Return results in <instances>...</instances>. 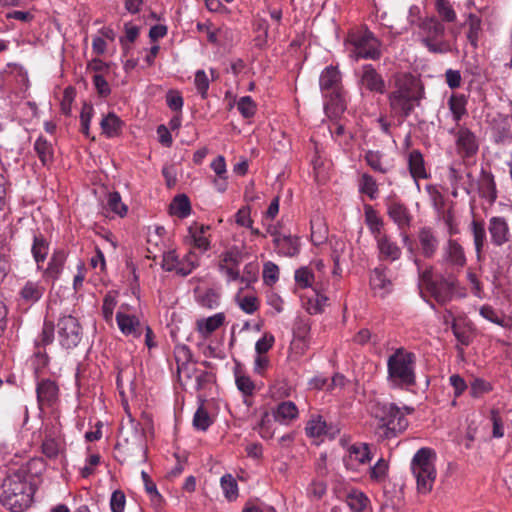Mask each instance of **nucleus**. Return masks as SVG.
Segmentation results:
<instances>
[{"label": "nucleus", "instance_id": "nucleus-1", "mask_svg": "<svg viewBox=\"0 0 512 512\" xmlns=\"http://www.w3.org/2000/svg\"><path fill=\"white\" fill-rule=\"evenodd\" d=\"M43 462L41 459L34 458L22 465L16 471L7 474L1 482L0 487V504L11 512H23L30 507L35 488L28 480V474L32 470L42 468Z\"/></svg>", "mask_w": 512, "mask_h": 512}, {"label": "nucleus", "instance_id": "nucleus-2", "mask_svg": "<svg viewBox=\"0 0 512 512\" xmlns=\"http://www.w3.org/2000/svg\"><path fill=\"white\" fill-rule=\"evenodd\" d=\"M394 84L395 89L388 95L389 106L396 116L405 119L419 105L422 90L417 79L409 73L397 75Z\"/></svg>", "mask_w": 512, "mask_h": 512}, {"label": "nucleus", "instance_id": "nucleus-3", "mask_svg": "<svg viewBox=\"0 0 512 512\" xmlns=\"http://www.w3.org/2000/svg\"><path fill=\"white\" fill-rule=\"evenodd\" d=\"M370 411L378 422L375 434L379 441L396 438L408 427V420L394 403L375 402Z\"/></svg>", "mask_w": 512, "mask_h": 512}, {"label": "nucleus", "instance_id": "nucleus-4", "mask_svg": "<svg viewBox=\"0 0 512 512\" xmlns=\"http://www.w3.org/2000/svg\"><path fill=\"white\" fill-rule=\"evenodd\" d=\"M415 355L411 352H405L399 348L394 354L389 356L387 361L388 381L399 388H408L416 384L414 372Z\"/></svg>", "mask_w": 512, "mask_h": 512}, {"label": "nucleus", "instance_id": "nucleus-5", "mask_svg": "<svg viewBox=\"0 0 512 512\" xmlns=\"http://www.w3.org/2000/svg\"><path fill=\"white\" fill-rule=\"evenodd\" d=\"M435 454L430 448L419 449L412 458L411 469L417 481V490L429 493L436 479Z\"/></svg>", "mask_w": 512, "mask_h": 512}, {"label": "nucleus", "instance_id": "nucleus-6", "mask_svg": "<svg viewBox=\"0 0 512 512\" xmlns=\"http://www.w3.org/2000/svg\"><path fill=\"white\" fill-rule=\"evenodd\" d=\"M419 29L422 34L421 42L431 53L445 54L453 51L451 42L444 39L445 24L435 16L422 19Z\"/></svg>", "mask_w": 512, "mask_h": 512}, {"label": "nucleus", "instance_id": "nucleus-7", "mask_svg": "<svg viewBox=\"0 0 512 512\" xmlns=\"http://www.w3.org/2000/svg\"><path fill=\"white\" fill-rule=\"evenodd\" d=\"M350 44L353 47L351 56L356 60L360 58L377 60L381 57V42L369 30L354 35Z\"/></svg>", "mask_w": 512, "mask_h": 512}, {"label": "nucleus", "instance_id": "nucleus-8", "mask_svg": "<svg viewBox=\"0 0 512 512\" xmlns=\"http://www.w3.org/2000/svg\"><path fill=\"white\" fill-rule=\"evenodd\" d=\"M115 449L119 451L123 450V452H129L135 449L145 452L144 430L141 428V425L130 421L127 426H122Z\"/></svg>", "mask_w": 512, "mask_h": 512}, {"label": "nucleus", "instance_id": "nucleus-9", "mask_svg": "<svg viewBox=\"0 0 512 512\" xmlns=\"http://www.w3.org/2000/svg\"><path fill=\"white\" fill-rule=\"evenodd\" d=\"M57 334L61 346L66 349H71L80 343L82 339V328L75 317L67 315L58 320Z\"/></svg>", "mask_w": 512, "mask_h": 512}, {"label": "nucleus", "instance_id": "nucleus-10", "mask_svg": "<svg viewBox=\"0 0 512 512\" xmlns=\"http://www.w3.org/2000/svg\"><path fill=\"white\" fill-rule=\"evenodd\" d=\"M319 84L326 97H330L333 102H340L341 74L337 67H326L320 75Z\"/></svg>", "mask_w": 512, "mask_h": 512}, {"label": "nucleus", "instance_id": "nucleus-11", "mask_svg": "<svg viewBox=\"0 0 512 512\" xmlns=\"http://www.w3.org/2000/svg\"><path fill=\"white\" fill-rule=\"evenodd\" d=\"M487 229L494 247H503L511 238L509 223L503 216L491 217Z\"/></svg>", "mask_w": 512, "mask_h": 512}, {"label": "nucleus", "instance_id": "nucleus-12", "mask_svg": "<svg viewBox=\"0 0 512 512\" xmlns=\"http://www.w3.org/2000/svg\"><path fill=\"white\" fill-rule=\"evenodd\" d=\"M359 85L371 93L384 94L386 92L384 78L371 64L362 67Z\"/></svg>", "mask_w": 512, "mask_h": 512}, {"label": "nucleus", "instance_id": "nucleus-13", "mask_svg": "<svg viewBox=\"0 0 512 512\" xmlns=\"http://www.w3.org/2000/svg\"><path fill=\"white\" fill-rule=\"evenodd\" d=\"M456 286L455 276H440L428 291L439 304L444 305L452 299Z\"/></svg>", "mask_w": 512, "mask_h": 512}, {"label": "nucleus", "instance_id": "nucleus-14", "mask_svg": "<svg viewBox=\"0 0 512 512\" xmlns=\"http://www.w3.org/2000/svg\"><path fill=\"white\" fill-rule=\"evenodd\" d=\"M442 261L458 269L466 265L467 259L464 248L456 239L450 237L446 241L442 251Z\"/></svg>", "mask_w": 512, "mask_h": 512}, {"label": "nucleus", "instance_id": "nucleus-15", "mask_svg": "<svg viewBox=\"0 0 512 512\" xmlns=\"http://www.w3.org/2000/svg\"><path fill=\"white\" fill-rule=\"evenodd\" d=\"M456 149L464 159L475 156L479 149L475 134L468 128H460L456 134Z\"/></svg>", "mask_w": 512, "mask_h": 512}, {"label": "nucleus", "instance_id": "nucleus-16", "mask_svg": "<svg viewBox=\"0 0 512 512\" xmlns=\"http://www.w3.org/2000/svg\"><path fill=\"white\" fill-rule=\"evenodd\" d=\"M36 393L40 409L43 407H52L59 399L58 385L51 379L40 380L37 383Z\"/></svg>", "mask_w": 512, "mask_h": 512}, {"label": "nucleus", "instance_id": "nucleus-17", "mask_svg": "<svg viewBox=\"0 0 512 512\" xmlns=\"http://www.w3.org/2000/svg\"><path fill=\"white\" fill-rule=\"evenodd\" d=\"M417 239L420 254L426 259L433 258L439 247V239L433 228L421 227L417 233Z\"/></svg>", "mask_w": 512, "mask_h": 512}, {"label": "nucleus", "instance_id": "nucleus-18", "mask_svg": "<svg viewBox=\"0 0 512 512\" xmlns=\"http://www.w3.org/2000/svg\"><path fill=\"white\" fill-rule=\"evenodd\" d=\"M487 227L483 220L473 219L469 225V231L473 238L475 255L478 262L484 259V247L487 243Z\"/></svg>", "mask_w": 512, "mask_h": 512}, {"label": "nucleus", "instance_id": "nucleus-19", "mask_svg": "<svg viewBox=\"0 0 512 512\" xmlns=\"http://www.w3.org/2000/svg\"><path fill=\"white\" fill-rule=\"evenodd\" d=\"M370 460L369 447L364 443L351 445L348 455L343 458L344 465L349 470H357L360 465L366 464Z\"/></svg>", "mask_w": 512, "mask_h": 512}, {"label": "nucleus", "instance_id": "nucleus-20", "mask_svg": "<svg viewBox=\"0 0 512 512\" xmlns=\"http://www.w3.org/2000/svg\"><path fill=\"white\" fill-rule=\"evenodd\" d=\"M387 214L398 226L400 231H404L410 228L412 215L404 204L400 202H390L387 206Z\"/></svg>", "mask_w": 512, "mask_h": 512}, {"label": "nucleus", "instance_id": "nucleus-21", "mask_svg": "<svg viewBox=\"0 0 512 512\" xmlns=\"http://www.w3.org/2000/svg\"><path fill=\"white\" fill-rule=\"evenodd\" d=\"M116 321L121 332L133 338H139L144 332V325L135 315L118 312Z\"/></svg>", "mask_w": 512, "mask_h": 512}, {"label": "nucleus", "instance_id": "nucleus-22", "mask_svg": "<svg viewBox=\"0 0 512 512\" xmlns=\"http://www.w3.org/2000/svg\"><path fill=\"white\" fill-rule=\"evenodd\" d=\"M408 168L412 178L415 181L416 187L419 190L420 184L419 179H428L430 174L427 172L425 167V161L423 154L420 150H412L408 155Z\"/></svg>", "mask_w": 512, "mask_h": 512}, {"label": "nucleus", "instance_id": "nucleus-23", "mask_svg": "<svg viewBox=\"0 0 512 512\" xmlns=\"http://www.w3.org/2000/svg\"><path fill=\"white\" fill-rule=\"evenodd\" d=\"M306 434L309 437H320L322 435H328L330 438H334L339 430L336 427L329 426L321 416L310 419L305 427Z\"/></svg>", "mask_w": 512, "mask_h": 512}, {"label": "nucleus", "instance_id": "nucleus-24", "mask_svg": "<svg viewBox=\"0 0 512 512\" xmlns=\"http://www.w3.org/2000/svg\"><path fill=\"white\" fill-rule=\"evenodd\" d=\"M478 190L480 196L486 198L490 203L497 199V189L494 176L490 171L481 170L478 180Z\"/></svg>", "mask_w": 512, "mask_h": 512}, {"label": "nucleus", "instance_id": "nucleus-25", "mask_svg": "<svg viewBox=\"0 0 512 512\" xmlns=\"http://www.w3.org/2000/svg\"><path fill=\"white\" fill-rule=\"evenodd\" d=\"M377 248L379 250L380 256L385 260L396 261L401 257V249L397 245L396 242L392 241V239L388 235H383L376 239Z\"/></svg>", "mask_w": 512, "mask_h": 512}, {"label": "nucleus", "instance_id": "nucleus-26", "mask_svg": "<svg viewBox=\"0 0 512 512\" xmlns=\"http://www.w3.org/2000/svg\"><path fill=\"white\" fill-rule=\"evenodd\" d=\"M273 243L278 253L283 256L293 257L299 253L300 242L297 237L291 235L277 236L273 239Z\"/></svg>", "mask_w": 512, "mask_h": 512}, {"label": "nucleus", "instance_id": "nucleus-27", "mask_svg": "<svg viewBox=\"0 0 512 512\" xmlns=\"http://www.w3.org/2000/svg\"><path fill=\"white\" fill-rule=\"evenodd\" d=\"M66 261V254L63 250L53 252L47 268L43 271V277L55 281L59 278Z\"/></svg>", "mask_w": 512, "mask_h": 512}, {"label": "nucleus", "instance_id": "nucleus-28", "mask_svg": "<svg viewBox=\"0 0 512 512\" xmlns=\"http://www.w3.org/2000/svg\"><path fill=\"white\" fill-rule=\"evenodd\" d=\"M45 292V288L38 282L27 281L21 288L19 295L21 300L31 306L38 302Z\"/></svg>", "mask_w": 512, "mask_h": 512}, {"label": "nucleus", "instance_id": "nucleus-29", "mask_svg": "<svg viewBox=\"0 0 512 512\" xmlns=\"http://www.w3.org/2000/svg\"><path fill=\"white\" fill-rule=\"evenodd\" d=\"M465 25L468 26L466 38L473 48L478 47V41L482 32V20L474 13H469Z\"/></svg>", "mask_w": 512, "mask_h": 512}, {"label": "nucleus", "instance_id": "nucleus-30", "mask_svg": "<svg viewBox=\"0 0 512 512\" xmlns=\"http://www.w3.org/2000/svg\"><path fill=\"white\" fill-rule=\"evenodd\" d=\"M298 416V408L292 401H284L278 404L273 417L276 421L284 424L290 423Z\"/></svg>", "mask_w": 512, "mask_h": 512}, {"label": "nucleus", "instance_id": "nucleus-31", "mask_svg": "<svg viewBox=\"0 0 512 512\" xmlns=\"http://www.w3.org/2000/svg\"><path fill=\"white\" fill-rule=\"evenodd\" d=\"M370 285L373 290L379 291L381 297H384L392 290V282L387 278L384 270L375 268L370 277Z\"/></svg>", "mask_w": 512, "mask_h": 512}, {"label": "nucleus", "instance_id": "nucleus-32", "mask_svg": "<svg viewBox=\"0 0 512 512\" xmlns=\"http://www.w3.org/2000/svg\"><path fill=\"white\" fill-rule=\"evenodd\" d=\"M100 126L107 137L113 138L120 135L123 121L115 113L110 112L101 120Z\"/></svg>", "mask_w": 512, "mask_h": 512}, {"label": "nucleus", "instance_id": "nucleus-33", "mask_svg": "<svg viewBox=\"0 0 512 512\" xmlns=\"http://www.w3.org/2000/svg\"><path fill=\"white\" fill-rule=\"evenodd\" d=\"M31 252L38 269H41V264L45 261L49 252V242L42 234L34 235Z\"/></svg>", "mask_w": 512, "mask_h": 512}, {"label": "nucleus", "instance_id": "nucleus-34", "mask_svg": "<svg viewBox=\"0 0 512 512\" xmlns=\"http://www.w3.org/2000/svg\"><path fill=\"white\" fill-rule=\"evenodd\" d=\"M365 222L370 232L373 234L375 240L384 235L381 232L384 226V222L371 205L365 206Z\"/></svg>", "mask_w": 512, "mask_h": 512}, {"label": "nucleus", "instance_id": "nucleus-35", "mask_svg": "<svg viewBox=\"0 0 512 512\" xmlns=\"http://www.w3.org/2000/svg\"><path fill=\"white\" fill-rule=\"evenodd\" d=\"M435 10L437 17L443 24L455 23L457 20V13L449 0H436Z\"/></svg>", "mask_w": 512, "mask_h": 512}, {"label": "nucleus", "instance_id": "nucleus-36", "mask_svg": "<svg viewBox=\"0 0 512 512\" xmlns=\"http://www.w3.org/2000/svg\"><path fill=\"white\" fill-rule=\"evenodd\" d=\"M225 320V316L223 313H217L211 317L206 319H201L197 321V329L204 336L207 337L215 330H217Z\"/></svg>", "mask_w": 512, "mask_h": 512}, {"label": "nucleus", "instance_id": "nucleus-37", "mask_svg": "<svg viewBox=\"0 0 512 512\" xmlns=\"http://www.w3.org/2000/svg\"><path fill=\"white\" fill-rule=\"evenodd\" d=\"M467 100L463 94H452L448 100V106L455 121H459L467 113Z\"/></svg>", "mask_w": 512, "mask_h": 512}, {"label": "nucleus", "instance_id": "nucleus-38", "mask_svg": "<svg viewBox=\"0 0 512 512\" xmlns=\"http://www.w3.org/2000/svg\"><path fill=\"white\" fill-rule=\"evenodd\" d=\"M346 503L352 511L362 512L369 503L368 497L359 490H352L346 496Z\"/></svg>", "mask_w": 512, "mask_h": 512}, {"label": "nucleus", "instance_id": "nucleus-39", "mask_svg": "<svg viewBox=\"0 0 512 512\" xmlns=\"http://www.w3.org/2000/svg\"><path fill=\"white\" fill-rule=\"evenodd\" d=\"M170 210L180 218L187 217L191 212L189 198L185 194L177 195L170 204Z\"/></svg>", "mask_w": 512, "mask_h": 512}, {"label": "nucleus", "instance_id": "nucleus-40", "mask_svg": "<svg viewBox=\"0 0 512 512\" xmlns=\"http://www.w3.org/2000/svg\"><path fill=\"white\" fill-rule=\"evenodd\" d=\"M34 149L43 165H48L53 160L52 145L43 137H39L34 144Z\"/></svg>", "mask_w": 512, "mask_h": 512}, {"label": "nucleus", "instance_id": "nucleus-41", "mask_svg": "<svg viewBox=\"0 0 512 512\" xmlns=\"http://www.w3.org/2000/svg\"><path fill=\"white\" fill-rule=\"evenodd\" d=\"M359 192L367 195L371 200L378 194V185L376 180L368 173H363L359 180Z\"/></svg>", "mask_w": 512, "mask_h": 512}, {"label": "nucleus", "instance_id": "nucleus-42", "mask_svg": "<svg viewBox=\"0 0 512 512\" xmlns=\"http://www.w3.org/2000/svg\"><path fill=\"white\" fill-rule=\"evenodd\" d=\"M221 488L227 500L234 501L238 497V484L231 474H225L220 480Z\"/></svg>", "mask_w": 512, "mask_h": 512}, {"label": "nucleus", "instance_id": "nucleus-43", "mask_svg": "<svg viewBox=\"0 0 512 512\" xmlns=\"http://www.w3.org/2000/svg\"><path fill=\"white\" fill-rule=\"evenodd\" d=\"M365 161L375 172L385 174L389 171V168L383 163V155L379 151L368 150L365 153Z\"/></svg>", "mask_w": 512, "mask_h": 512}, {"label": "nucleus", "instance_id": "nucleus-44", "mask_svg": "<svg viewBox=\"0 0 512 512\" xmlns=\"http://www.w3.org/2000/svg\"><path fill=\"white\" fill-rule=\"evenodd\" d=\"M211 424L212 420L208 411L201 405L194 414L193 426L197 430L206 431Z\"/></svg>", "mask_w": 512, "mask_h": 512}, {"label": "nucleus", "instance_id": "nucleus-45", "mask_svg": "<svg viewBox=\"0 0 512 512\" xmlns=\"http://www.w3.org/2000/svg\"><path fill=\"white\" fill-rule=\"evenodd\" d=\"M480 315L486 320L495 323L501 327H507L508 324L505 321L504 317L499 315L497 311L490 305H483L479 309Z\"/></svg>", "mask_w": 512, "mask_h": 512}, {"label": "nucleus", "instance_id": "nucleus-46", "mask_svg": "<svg viewBox=\"0 0 512 512\" xmlns=\"http://www.w3.org/2000/svg\"><path fill=\"white\" fill-rule=\"evenodd\" d=\"M278 277H279L278 266L271 261L266 262L263 267L264 283L268 286H272L273 284H275L277 282Z\"/></svg>", "mask_w": 512, "mask_h": 512}, {"label": "nucleus", "instance_id": "nucleus-47", "mask_svg": "<svg viewBox=\"0 0 512 512\" xmlns=\"http://www.w3.org/2000/svg\"><path fill=\"white\" fill-rule=\"evenodd\" d=\"M237 108L245 118L252 117L256 112V104L250 96L241 97L237 103Z\"/></svg>", "mask_w": 512, "mask_h": 512}, {"label": "nucleus", "instance_id": "nucleus-48", "mask_svg": "<svg viewBox=\"0 0 512 512\" xmlns=\"http://www.w3.org/2000/svg\"><path fill=\"white\" fill-rule=\"evenodd\" d=\"M491 390V384L480 378L474 379L470 384V394L474 398H478Z\"/></svg>", "mask_w": 512, "mask_h": 512}, {"label": "nucleus", "instance_id": "nucleus-49", "mask_svg": "<svg viewBox=\"0 0 512 512\" xmlns=\"http://www.w3.org/2000/svg\"><path fill=\"white\" fill-rule=\"evenodd\" d=\"M192 356L191 350L186 345H177L174 349V357L177 367L190 363L192 361Z\"/></svg>", "mask_w": 512, "mask_h": 512}, {"label": "nucleus", "instance_id": "nucleus-50", "mask_svg": "<svg viewBox=\"0 0 512 512\" xmlns=\"http://www.w3.org/2000/svg\"><path fill=\"white\" fill-rule=\"evenodd\" d=\"M108 206L114 213L124 216L127 212V207L121 201V196L118 192H112L108 195Z\"/></svg>", "mask_w": 512, "mask_h": 512}, {"label": "nucleus", "instance_id": "nucleus-51", "mask_svg": "<svg viewBox=\"0 0 512 512\" xmlns=\"http://www.w3.org/2000/svg\"><path fill=\"white\" fill-rule=\"evenodd\" d=\"M314 274L307 267H301L295 271V281L301 288L311 286Z\"/></svg>", "mask_w": 512, "mask_h": 512}, {"label": "nucleus", "instance_id": "nucleus-52", "mask_svg": "<svg viewBox=\"0 0 512 512\" xmlns=\"http://www.w3.org/2000/svg\"><path fill=\"white\" fill-rule=\"evenodd\" d=\"M443 221L447 227V232L450 237L459 233L458 223L456 221L455 213L452 207L447 209L443 215Z\"/></svg>", "mask_w": 512, "mask_h": 512}, {"label": "nucleus", "instance_id": "nucleus-53", "mask_svg": "<svg viewBox=\"0 0 512 512\" xmlns=\"http://www.w3.org/2000/svg\"><path fill=\"white\" fill-rule=\"evenodd\" d=\"M194 83L197 91L201 94V97L206 98L207 91L209 89V79L204 70H198L195 73Z\"/></svg>", "mask_w": 512, "mask_h": 512}, {"label": "nucleus", "instance_id": "nucleus-54", "mask_svg": "<svg viewBox=\"0 0 512 512\" xmlns=\"http://www.w3.org/2000/svg\"><path fill=\"white\" fill-rule=\"evenodd\" d=\"M178 265H180V260L174 250L165 252L163 254V259L161 266L164 270L171 272L176 271Z\"/></svg>", "mask_w": 512, "mask_h": 512}, {"label": "nucleus", "instance_id": "nucleus-55", "mask_svg": "<svg viewBox=\"0 0 512 512\" xmlns=\"http://www.w3.org/2000/svg\"><path fill=\"white\" fill-rule=\"evenodd\" d=\"M54 339V324L51 321H44L40 340L38 345L46 346L53 342Z\"/></svg>", "mask_w": 512, "mask_h": 512}, {"label": "nucleus", "instance_id": "nucleus-56", "mask_svg": "<svg viewBox=\"0 0 512 512\" xmlns=\"http://www.w3.org/2000/svg\"><path fill=\"white\" fill-rule=\"evenodd\" d=\"M275 338L270 333H265L255 344V350L258 355L267 353L273 346Z\"/></svg>", "mask_w": 512, "mask_h": 512}, {"label": "nucleus", "instance_id": "nucleus-57", "mask_svg": "<svg viewBox=\"0 0 512 512\" xmlns=\"http://www.w3.org/2000/svg\"><path fill=\"white\" fill-rule=\"evenodd\" d=\"M388 470V464L384 459H379L370 469V477L373 480L381 481L385 478Z\"/></svg>", "mask_w": 512, "mask_h": 512}, {"label": "nucleus", "instance_id": "nucleus-58", "mask_svg": "<svg viewBox=\"0 0 512 512\" xmlns=\"http://www.w3.org/2000/svg\"><path fill=\"white\" fill-rule=\"evenodd\" d=\"M125 494L121 490H115L110 499V507L112 512H123L125 508Z\"/></svg>", "mask_w": 512, "mask_h": 512}, {"label": "nucleus", "instance_id": "nucleus-59", "mask_svg": "<svg viewBox=\"0 0 512 512\" xmlns=\"http://www.w3.org/2000/svg\"><path fill=\"white\" fill-rule=\"evenodd\" d=\"M75 90L72 87H67L64 90L63 99L61 101V112L69 116L71 114L72 102L74 100Z\"/></svg>", "mask_w": 512, "mask_h": 512}, {"label": "nucleus", "instance_id": "nucleus-60", "mask_svg": "<svg viewBox=\"0 0 512 512\" xmlns=\"http://www.w3.org/2000/svg\"><path fill=\"white\" fill-rule=\"evenodd\" d=\"M238 302L240 308L247 314L254 313L259 307L257 297L252 295L244 296L243 298H240Z\"/></svg>", "mask_w": 512, "mask_h": 512}, {"label": "nucleus", "instance_id": "nucleus-61", "mask_svg": "<svg viewBox=\"0 0 512 512\" xmlns=\"http://www.w3.org/2000/svg\"><path fill=\"white\" fill-rule=\"evenodd\" d=\"M167 106L173 111H181L183 98L178 91L170 90L166 95Z\"/></svg>", "mask_w": 512, "mask_h": 512}, {"label": "nucleus", "instance_id": "nucleus-62", "mask_svg": "<svg viewBox=\"0 0 512 512\" xmlns=\"http://www.w3.org/2000/svg\"><path fill=\"white\" fill-rule=\"evenodd\" d=\"M451 330L460 344L468 346L471 343V333L458 326L455 322L452 323Z\"/></svg>", "mask_w": 512, "mask_h": 512}, {"label": "nucleus", "instance_id": "nucleus-63", "mask_svg": "<svg viewBox=\"0 0 512 512\" xmlns=\"http://www.w3.org/2000/svg\"><path fill=\"white\" fill-rule=\"evenodd\" d=\"M236 385H237V388L244 395H252L254 388H255L253 381L248 376H244V375L236 376Z\"/></svg>", "mask_w": 512, "mask_h": 512}, {"label": "nucleus", "instance_id": "nucleus-64", "mask_svg": "<svg viewBox=\"0 0 512 512\" xmlns=\"http://www.w3.org/2000/svg\"><path fill=\"white\" fill-rule=\"evenodd\" d=\"M221 262L223 264L233 263L234 265H238L241 261L242 254L237 247H233L221 254Z\"/></svg>", "mask_w": 512, "mask_h": 512}]
</instances>
